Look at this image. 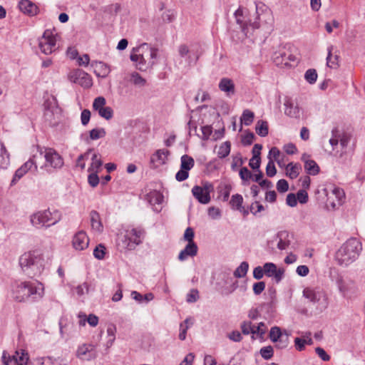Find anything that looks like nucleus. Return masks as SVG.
Returning a JSON list of instances; mask_svg holds the SVG:
<instances>
[{"mask_svg": "<svg viewBox=\"0 0 365 365\" xmlns=\"http://www.w3.org/2000/svg\"><path fill=\"white\" fill-rule=\"evenodd\" d=\"M19 8L21 11L30 16H36L39 11L38 6L29 0H21Z\"/></svg>", "mask_w": 365, "mask_h": 365, "instance_id": "15", "label": "nucleus"}, {"mask_svg": "<svg viewBox=\"0 0 365 365\" xmlns=\"http://www.w3.org/2000/svg\"><path fill=\"white\" fill-rule=\"evenodd\" d=\"M189 177V171L187 170H182L181 168L180 170L175 174V179L178 182H182L187 180Z\"/></svg>", "mask_w": 365, "mask_h": 365, "instance_id": "63", "label": "nucleus"}, {"mask_svg": "<svg viewBox=\"0 0 365 365\" xmlns=\"http://www.w3.org/2000/svg\"><path fill=\"white\" fill-rule=\"evenodd\" d=\"M83 317H84V319L83 320L81 319L79 321L80 325H85L86 322L87 321V322L90 324V326H91L93 327L97 326V324L98 323V317L97 316H96L95 314H90L87 318H86V315L84 314Z\"/></svg>", "mask_w": 365, "mask_h": 365, "instance_id": "43", "label": "nucleus"}, {"mask_svg": "<svg viewBox=\"0 0 365 365\" xmlns=\"http://www.w3.org/2000/svg\"><path fill=\"white\" fill-rule=\"evenodd\" d=\"M130 81L136 86L143 87L146 84V80L143 78L138 73L133 72L130 75Z\"/></svg>", "mask_w": 365, "mask_h": 365, "instance_id": "41", "label": "nucleus"}, {"mask_svg": "<svg viewBox=\"0 0 365 365\" xmlns=\"http://www.w3.org/2000/svg\"><path fill=\"white\" fill-rule=\"evenodd\" d=\"M48 219V224L46 225V227H49L51 225H56L58 222L61 219V214L57 210H54L53 212H51V215H46Z\"/></svg>", "mask_w": 365, "mask_h": 365, "instance_id": "32", "label": "nucleus"}, {"mask_svg": "<svg viewBox=\"0 0 365 365\" xmlns=\"http://www.w3.org/2000/svg\"><path fill=\"white\" fill-rule=\"evenodd\" d=\"M106 101L104 97L98 96L96 98L93 103V108L95 110H99L102 108L105 107Z\"/></svg>", "mask_w": 365, "mask_h": 365, "instance_id": "55", "label": "nucleus"}, {"mask_svg": "<svg viewBox=\"0 0 365 365\" xmlns=\"http://www.w3.org/2000/svg\"><path fill=\"white\" fill-rule=\"evenodd\" d=\"M362 250L361 242L355 237L347 240L336 252L338 264L347 267L355 262Z\"/></svg>", "mask_w": 365, "mask_h": 365, "instance_id": "2", "label": "nucleus"}, {"mask_svg": "<svg viewBox=\"0 0 365 365\" xmlns=\"http://www.w3.org/2000/svg\"><path fill=\"white\" fill-rule=\"evenodd\" d=\"M277 173V169L274 165V163L273 160L269 158V162L266 167V174L268 177L272 178L274 177Z\"/></svg>", "mask_w": 365, "mask_h": 365, "instance_id": "53", "label": "nucleus"}, {"mask_svg": "<svg viewBox=\"0 0 365 365\" xmlns=\"http://www.w3.org/2000/svg\"><path fill=\"white\" fill-rule=\"evenodd\" d=\"M219 88L222 91H225L228 94L230 93H235V84L231 79L227 78H223L220 80L219 83Z\"/></svg>", "mask_w": 365, "mask_h": 365, "instance_id": "24", "label": "nucleus"}, {"mask_svg": "<svg viewBox=\"0 0 365 365\" xmlns=\"http://www.w3.org/2000/svg\"><path fill=\"white\" fill-rule=\"evenodd\" d=\"M304 169L309 175H316L320 171L319 165L314 160H306Z\"/></svg>", "mask_w": 365, "mask_h": 365, "instance_id": "29", "label": "nucleus"}, {"mask_svg": "<svg viewBox=\"0 0 365 365\" xmlns=\"http://www.w3.org/2000/svg\"><path fill=\"white\" fill-rule=\"evenodd\" d=\"M283 334L279 327H273L269 331V336L272 341L277 343Z\"/></svg>", "mask_w": 365, "mask_h": 365, "instance_id": "42", "label": "nucleus"}, {"mask_svg": "<svg viewBox=\"0 0 365 365\" xmlns=\"http://www.w3.org/2000/svg\"><path fill=\"white\" fill-rule=\"evenodd\" d=\"M90 219L92 228L100 233L102 232L103 226L100 214L96 210H92L90 212Z\"/></svg>", "mask_w": 365, "mask_h": 365, "instance_id": "20", "label": "nucleus"}, {"mask_svg": "<svg viewBox=\"0 0 365 365\" xmlns=\"http://www.w3.org/2000/svg\"><path fill=\"white\" fill-rule=\"evenodd\" d=\"M340 137V133L337 128H334L331 130V138L329 140L330 145L334 148L339 143V138Z\"/></svg>", "mask_w": 365, "mask_h": 365, "instance_id": "56", "label": "nucleus"}, {"mask_svg": "<svg viewBox=\"0 0 365 365\" xmlns=\"http://www.w3.org/2000/svg\"><path fill=\"white\" fill-rule=\"evenodd\" d=\"M332 48H333L332 46L328 47V48H327V50H328V55H327V65L329 68H334L335 66H339L338 61H339V56L338 55H335L334 57V59L333 60L331 59V58H332V54H331Z\"/></svg>", "mask_w": 365, "mask_h": 365, "instance_id": "40", "label": "nucleus"}, {"mask_svg": "<svg viewBox=\"0 0 365 365\" xmlns=\"http://www.w3.org/2000/svg\"><path fill=\"white\" fill-rule=\"evenodd\" d=\"M88 176V184L92 187H96L99 184V177L98 175V170L94 173H91Z\"/></svg>", "mask_w": 365, "mask_h": 365, "instance_id": "54", "label": "nucleus"}, {"mask_svg": "<svg viewBox=\"0 0 365 365\" xmlns=\"http://www.w3.org/2000/svg\"><path fill=\"white\" fill-rule=\"evenodd\" d=\"M305 80L310 84H314L317 79V71L314 68L308 69L304 74Z\"/></svg>", "mask_w": 365, "mask_h": 365, "instance_id": "46", "label": "nucleus"}, {"mask_svg": "<svg viewBox=\"0 0 365 365\" xmlns=\"http://www.w3.org/2000/svg\"><path fill=\"white\" fill-rule=\"evenodd\" d=\"M301 170V165L299 163L294 164L289 163L286 166V175L290 179H295L299 175V170Z\"/></svg>", "mask_w": 365, "mask_h": 365, "instance_id": "25", "label": "nucleus"}, {"mask_svg": "<svg viewBox=\"0 0 365 365\" xmlns=\"http://www.w3.org/2000/svg\"><path fill=\"white\" fill-rule=\"evenodd\" d=\"M213 190V185L209 182H205L202 186L195 185L192 188V194L200 203L206 205L210 202V192Z\"/></svg>", "mask_w": 365, "mask_h": 365, "instance_id": "7", "label": "nucleus"}, {"mask_svg": "<svg viewBox=\"0 0 365 365\" xmlns=\"http://www.w3.org/2000/svg\"><path fill=\"white\" fill-rule=\"evenodd\" d=\"M259 352L262 357L266 360L270 359L274 354V350L272 346L262 347Z\"/></svg>", "mask_w": 365, "mask_h": 365, "instance_id": "52", "label": "nucleus"}, {"mask_svg": "<svg viewBox=\"0 0 365 365\" xmlns=\"http://www.w3.org/2000/svg\"><path fill=\"white\" fill-rule=\"evenodd\" d=\"M76 355L80 359L90 361L97 356V351L94 345L84 344L78 348Z\"/></svg>", "mask_w": 365, "mask_h": 365, "instance_id": "11", "label": "nucleus"}, {"mask_svg": "<svg viewBox=\"0 0 365 365\" xmlns=\"http://www.w3.org/2000/svg\"><path fill=\"white\" fill-rule=\"evenodd\" d=\"M243 202V197L240 194H235L232 196L230 204L232 207L237 210L239 211H242V209H244V207L242 206Z\"/></svg>", "mask_w": 365, "mask_h": 365, "instance_id": "35", "label": "nucleus"}, {"mask_svg": "<svg viewBox=\"0 0 365 365\" xmlns=\"http://www.w3.org/2000/svg\"><path fill=\"white\" fill-rule=\"evenodd\" d=\"M145 200L151 205H160L163 201V195L160 192L153 190L145 195Z\"/></svg>", "mask_w": 365, "mask_h": 365, "instance_id": "22", "label": "nucleus"}, {"mask_svg": "<svg viewBox=\"0 0 365 365\" xmlns=\"http://www.w3.org/2000/svg\"><path fill=\"white\" fill-rule=\"evenodd\" d=\"M43 259L35 252H25L19 259L22 272L33 278L41 273L43 269Z\"/></svg>", "mask_w": 365, "mask_h": 365, "instance_id": "3", "label": "nucleus"}, {"mask_svg": "<svg viewBox=\"0 0 365 365\" xmlns=\"http://www.w3.org/2000/svg\"><path fill=\"white\" fill-rule=\"evenodd\" d=\"M284 106H285V109H284L285 115H287V116H289L290 118H299L300 110H299V108L298 107V106H297V105L294 106V103L291 101L288 100V101H285Z\"/></svg>", "mask_w": 365, "mask_h": 365, "instance_id": "21", "label": "nucleus"}, {"mask_svg": "<svg viewBox=\"0 0 365 365\" xmlns=\"http://www.w3.org/2000/svg\"><path fill=\"white\" fill-rule=\"evenodd\" d=\"M254 118V113L248 109H245L242 113L240 120L242 123L248 126L252 123Z\"/></svg>", "mask_w": 365, "mask_h": 365, "instance_id": "39", "label": "nucleus"}, {"mask_svg": "<svg viewBox=\"0 0 365 365\" xmlns=\"http://www.w3.org/2000/svg\"><path fill=\"white\" fill-rule=\"evenodd\" d=\"M12 294L17 302H34L39 300L43 296V287L41 283L36 286L31 282H16L12 286Z\"/></svg>", "mask_w": 365, "mask_h": 365, "instance_id": "1", "label": "nucleus"}, {"mask_svg": "<svg viewBox=\"0 0 365 365\" xmlns=\"http://www.w3.org/2000/svg\"><path fill=\"white\" fill-rule=\"evenodd\" d=\"M38 156L34 155L31 158L27 160L25 163H24L20 168L23 169L24 173H27L29 170H31L34 167L35 170H37L38 168V162H37Z\"/></svg>", "mask_w": 365, "mask_h": 365, "instance_id": "34", "label": "nucleus"}, {"mask_svg": "<svg viewBox=\"0 0 365 365\" xmlns=\"http://www.w3.org/2000/svg\"><path fill=\"white\" fill-rule=\"evenodd\" d=\"M116 331V327L113 324H110L107 328V334L109 337L108 341H107V346H110L113 344V341L115 339V333Z\"/></svg>", "mask_w": 365, "mask_h": 365, "instance_id": "49", "label": "nucleus"}, {"mask_svg": "<svg viewBox=\"0 0 365 365\" xmlns=\"http://www.w3.org/2000/svg\"><path fill=\"white\" fill-rule=\"evenodd\" d=\"M92 163L88 169V172H93L94 170H98L103 165V161L101 158H98V154L94 153L92 156Z\"/></svg>", "mask_w": 365, "mask_h": 365, "instance_id": "45", "label": "nucleus"}, {"mask_svg": "<svg viewBox=\"0 0 365 365\" xmlns=\"http://www.w3.org/2000/svg\"><path fill=\"white\" fill-rule=\"evenodd\" d=\"M255 135L253 133L250 131H247V133L242 137V143L244 146H248L252 144L253 140L255 139Z\"/></svg>", "mask_w": 365, "mask_h": 365, "instance_id": "59", "label": "nucleus"}, {"mask_svg": "<svg viewBox=\"0 0 365 365\" xmlns=\"http://www.w3.org/2000/svg\"><path fill=\"white\" fill-rule=\"evenodd\" d=\"M239 175L240 178L244 181H247L251 179L253 176V174L251 173V171H250L246 167H242L240 170Z\"/></svg>", "mask_w": 365, "mask_h": 365, "instance_id": "61", "label": "nucleus"}, {"mask_svg": "<svg viewBox=\"0 0 365 365\" xmlns=\"http://www.w3.org/2000/svg\"><path fill=\"white\" fill-rule=\"evenodd\" d=\"M265 333L266 326L264 322H259L257 327L255 325L254 336L256 334L258 338L263 339Z\"/></svg>", "mask_w": 365, "mask_h": 365, "instance_id": "48", "label": "nucleus"}, {"mask_svg": "<svg viewBox=\"0 0 365 365\" xmlns=\"http://www.w3.org/2000/svg\"><path fill=\"white\" fill-rule=\"evenodd\" d=\"M264 210V207L260 204L259 201H255L252 202L250 207V211L254 215H257L258 212Z\"/></svg>", "mask_w": 365, "mask_h": 365, "instance_id": "58", "label": "nucleus"}, {"mask_svg": "<svg viewBox=\"0 0 365 365\" xmlns=\"http://www.w3.org/2000/svg\"><path fill=\"white\" fill-rule=\"evenodd\" d=\"M255 131L260 137H266L269 133L268 123L266 120H259L255 125Z\"/></svg>", "mask_w": 365, "mask_h": 365, "instance_id": "27", "label": "nucleus"}, {"mask_svg": "<svg viewBox=\"0 0 365 365\" xmlns=\"http://www.w3.org/2000/svg\"><path fill=\"white\" fill-rule=\"evenodd\" d=\"M38 47L41 51L46 55L51 54L57 49L56 39L51 30L44 31L42 36L38 38Z\"/></svg>", "mask_w": 365, "mask_h": 365, "instance_id": "6", "label": "nucleus"}, {"mask_svg": "<svg viewBox=\"0 0 365 365\" xmlns=\"http://www.w3.org/2000/svg\"><path fill=\"white\" fill-rule=\"evenodd\" d=\"M265 287H266L265 282L263 281L255 282L253 284V287H252L254 294L256 295L260 294L264 290Z\"/></svg>", "mask_w": 365, "mask_h": 365, "instance_id": "64", "label": "nucleus"}, {"mask_svg": "<svg viewBox=\"0 0 365 365\" xmlns=\"http://www.w3.org/2000/svg\"><path fill=\"white\" fill-rule=\"evenodd\" d=\"M303 296L310 302L316 303L319 301L321 294L319 292H316L312 289L307 287L303 290Z\"/></svg>", "mask_w": 365, "mask_h": 365, "instance_id": "28", "label": "nucleus"}, {"mask_svg": "<svg viewBox=\"0 0 365 365\" xmlns=\"http://www.w3.org/2000/svg\"><path fill=\"white\" fill-rule=\"evenodd\" d=\"M234 16L236 23L240 26L241 31L243 34H247L249 31V27L251 26L253 29H258L259 27V23L257 21L252 22L251 21H246L244 16L243 8L240 6L234 13Z\"/></svg>", "mask_w": 365, "mask_h": 365, "instance_id": "9", "label": "nucleus"}, {"mask_svg": "<svg viewBox=\"0 0 365 365\" xmlns=\"http://www.w3.org/2000/svg\"><path fill=\"white\" fill-rule=\"evenodd\" d=\"M170 155V151L166 149H159L150 158V163H157V166L164 165Z\"/></svg>", "mask_w": 365, "mask_h": 365, "instance_id": "17", "label": "nucleus"}, {"mask_svg": "<svg viewBox=\"0 0 365 365\" xmlns=\"http://www.w3.org/2000/svg\"><path fill=\"white\" fill-rule=\"evenodd\" d=\"M17 356H13L11 360H13V365H25L29 361L28 354L24 352L21 353V356H19V353L16 352ZM11 358L9 356L7 360H10Z\"/></svg>", "mask_w": 365, "mask_h": 365, "instance_id": "38", "label": "nucleus"}, {"mask_svg": "<svg viewBox=\"0 0 365 365\" xmlns=\"http://www.w3.org/2000/svg\"><path fill=\"white\" fill-rule=\"evenodd\" d=\"M195 165L194 159L187 155H183L180 158V168L182 170H190Z\"/></svg>", "mask_w": 365, "mask_h": 365, "instance_id": "31", "label": "nucleus"}, {"mask_svg": "<svg viewBox=\"0 0 365 365\" xmlns=\"http://www.w3.org/2000/svg\"><path fill=\"white\" fill-rule=\"evenodd\" d=\"M106 134L104 128H93L89 132V138L91 140H98L105 137Z\"/></svg>", "mask_w": 365, "mask_h": 365, "instance_id": "44", "label": "nucleus"}, {"mask_svg": "<svg viewBox=\"0 0 365 365\" xmlns=\"http://www.w3.org/2000/svg\"><path fill=\"white\" fill-rule=\"evenodd\" d=\"M38 150L39 151L40 157H41L44 153L43 157L46 160V163L44 164L45 167L49 165L53 168L58 169L63 165V158L54 149L38 147ZM43 167V165L41 166V168Z\"/></svg>", "mask_w": 365, "mask_h": 365, "instance_id": "5", "label": "nucleus"}, {"mask_svg": "<svg viewBox=\"0 0 365 365\" xmlns=\"http://www.w3.org/2000/svg\"><path fill=\"white\" fill-rule=\"evenodd\" d=\"M69 78L73 83H78L85 88H88L93 85L91 76L82 69L78 68L72 71L69 74Z\"/></svg>", "mask_w": 365, "mask_h": 365, "instance_id": "8", "label": "nucleus"}, {"mask_svg": "<svg viewBox=\"0 0 365 365\" xmlns=\"http://www.w3.org/2000/svg\"><path fill=\"white\" fill-rule=\"evenodd\" d=\"M202 52L200 46H195L191 48V52L186 56L185 61L188 68L196 65Z\"/></svg>", "mask_w": 365, "mask_h": 365, "instance_id": "19", "label": "nucleus"}, {"mask_svg": "<svg viewBox=\"0 0 365 365\" xmlns=\"http://www.w3.org/2000/svg\"><path fill=\"white\" fill-rule=\"evenodd\" d=\"M277 189L278 192L284 193L289 190V183L284 179L279 180L277 182Z\"/></svg>", "mask_w": 365, "mask_h": 365, "instance_id": "62", "label": "nucleus"}, {"mask_svg": "<svg viewBox=\"0 0 365 365\" xmlns=\"http://www.w3.org/2000/svg\"><path fill=\"white\" fill-rule=\"evenodd\" d=\"M51 215L49 209L36 212L31 215L30 220L31 224L37 228L46 227L48 222L47 215Z\"/></svg>", "mask_w": 365, "mask_h": 365, "instance_id": "12", "label": "nucleus"}, {"mask_svg": "<svg viewBox=\"0 0 365 365\" xmlns=\"http://www.w3.org/2000/svg\"><path fill=\"white\" fill-rule=\"evenodd\" d=\"M130 296L132 299H133L134 300L137 301L139 303H148L154 299V294L151 292L147 293L143 295L137 291H132Z\"/></svg>", "mask_w": 365, "mask_h": 365, "instance_id": "23", "label": "nucleus"}, {"mask_svg": "<svg viewBox=\"0 0 365 365\" xmlns=\"http://www.w3.org/2000/svg\"><path fill=\"white\" fill-rule=\"evenodd\" d=\"M199 292L196 289H192L187 294L186 301L188 303L196 302L199 299Z\"/></svg>", "mask_w": 365, "mask_h": 365, "instance_id": "57", "label": "nucleus"}, {"mask_svg": "<svg viewBox=\"0 0 365 365\" xmlns=\"http://www.w3.org/2000/svg\"><path fill=\"white\" fill-rule=\"evenodd\" d=\"M198 247L195 242H187L185 247L179 253L178 259L185 260L188 256L194 257L197 254Z\"/></svg>", "mask_w": 365, "mask_h": 365, "instance_id": "16", "label": "nucleus"}, {"mask_svg": "<svg viewBox=\"0 0 365 365\" xmlns=\"http://www.w3.org/2000/svg\"><path fill=\"white\" fill-rule=\"evenodd\" d=\"M260 164V153L259 151H254V156L250 160L249 165L253 170H259Z\"/></svg>", "mask_w": 365, "mask_h": 365, "instance_id": "36", "label": "nucleus"}, {"mask_svg": "<svg viewBox=\"0 0 365 365\" xmlns=\"http://www.w3.org/2000/svg\"><path fill=\"white\" fill-rule=\"evenodd\" d=\"M93 150V148H89L85 153L80 155L76 160V166H79L81 170H83L86 167V165L84 163H81V161L87 160L88 158L90 153H91Z\"/></svg>", "mask_w": 365, "mask_h": 365, "instance_id": "51", "label": "nucleus"}, {"mask_svg": "<svg viewBox=\"0 0 365 365\" xmlns=\"http://www.w3.org/2000/svg\"><path fill=\"white\" fill-rule=\"evenodd\" d=\"M106 255V247L102 245H98L93 250V256L98 259H103Z\"/></svg>", "mask_w": 365, "mask_h": 365, "instance_id": "50", "label": "nucleus"}, {"mask_svg": "<svg viewBox=\"0 0 365 365\" xmlns=\"http://www.w3.org/2000/svg\"><path fill=\"white\" fill-rule=\"evenodd\" d=\"M9 153L4 144L0 141V169H6L9 164Z\"/></svg>", "mask_w": 365, "mask_h": 365, "instance_id": "26", "label": "nucleus"}, {"mask_svg": "<svg viewBox=\"0 0 365 365\" xmlns=\"http://www.w3.org/2000/svg\"><path fill=\"white\" fill-rule=\"evenodd\" d=\"M145 237V231L140 228H133L126 231V234L122 240L123 246L128 250H133L143 242Z\"/></svg>", "mask_w": 365, "mask_h": 365, "instance_id": "4", "label": "nucleus"}, {"mask_svg": "<svg viewBox=\"0 0 365 365\" xmlns=\"http://www.w3.org/2000/svg\"><path fill=\"white\" fill-rule=\"evenodd\" d=\"M249 269V264L247 262H242L234 271V276L236 278H242L247 275Z\"/></svg>", "mask_w": 365, "mask_h": 365, "instance_id": "30", "label": "nucleus"}, {"mask_svg": "<svg viewBox=\"0 0 365 365\" xmlns=\"http://www.w3.org/2000/svg\"><path fill=\"white\" fill-rule=\"evenodd\" d=\"M297 201L301 204L307 203L309 200V195L305 190H299L297 194Z\"/></svg>", "mask_w": 365, "mask_h": 365, "instance_id": "60", "label": "nucleus"}, {"mask_svg": "<svg viewBox=\"0 0 365 365\" xmlns=\"http://www.w3.org/2000/svg\"><path fill=\"white\" fill-rule=\"evenodd\" d=\"M264 274L268 277H272L277 284L279 283L284 276V269L277 268L273 262L264 264Z\"/></svg>", "mask_w": 365, "mask_h": 365, "instance_id": "10", "label": "nucleus"}, {"mask_svg": "<svg viewBox=\"0 0 365 365\" xmlns=\"http://www.w3.org/2000/svg\"><path fill=\"white\" fill-rule=\"evenodd\" d=\"M297 59L295 56L285 51L279 52L275 53L274 57V62L277 66L284 65L287 67L292 66L290 62H295Z\"/></svg>", "mask_w": 365, "mask_h": 365, "instance_id": "13", "label": "nucleus"}, {"mask_svg": "<svg viewBox=\"0 0 365 365\" xmlns=\"http://www.w3.org/2000/svg\"><path fill=\"white\" fill-rule=\"evenodd\" d=\"M98 114L101 117L105 118L106 120H110L113 116V110L110 107H103L99 110H98Z\"/></svg>", "mask_w": 365, "mask_h": 365, "instance_id": "47", "label": "nucleus"}, {"mask_svg": "<svg viewBox=\"0 0 365 365\" xmlns=\"http://www.w3.org/2000/svg\"><path fill=\"white\" fill-rule=\"evenodd\" d=\"M231 150V143L230 141H225L219 148L217 155L220 158H225L229 155Z\"/></svg>", "mask_w": 365, "mask_h": 365, "instance_id": "37", "label": "nucleus"}, {"mask_svg": "<svg viewBox=\"0 0 365 365\" xmlns=\"http://www.w3.org/2000/svg\"><path fill=\"white\" fill-rule=\"evenodd\" d=\"M240 328L242 330V333L243 334L248 335L250 334H252V339H255V337L254 336L255 325L252 324V323L250 321H243L241 323Z\"/></svg>", "mask_w": 365, "mask_h": 365, "instance_id": "33", "label": "nucleus"}, {"mask_svg": "<svg viewBox=\"0 0 365 365\" xmlns=\"http://www.w3.org/2000/svg\"><path fill=\"white\" fill-rule=\"evenodd\" d=\"M290 234L287 230H282L276 235V239H278L277 248L280 250H286L290 245Z\"/></svg>", "mask_w": 365, "mask_h": 365, "instance_id": "18", "label": "nucleus"}, {"mask_svg": "<svg viewBox=\"0 0 365 365\" xmlns=\"http://www.w3.org/2000/svg\"><path fill=\"white\" fill-rule=\"evenodd\" d=\"M88 238L84 231L78 232L72 240L73 247L76 250H83L88 246Z\"/></svg>", "mask_w": 365, "mask_h": 365, "instance_id": "14", "label": "nucleus"}]
</instances>
